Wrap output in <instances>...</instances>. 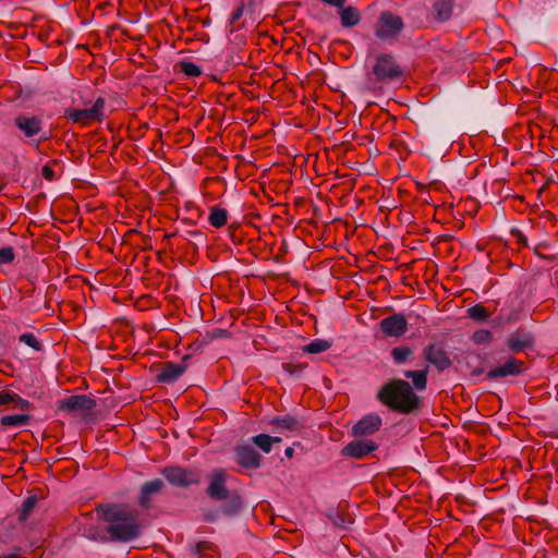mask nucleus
<instances>
[{
    "label": "nucleus",
    "mask_w": 558,
    "mask_h": 558,
    "mask_svg": "<svg viewBox=\"0 0 558 558\" xmlns=\"http://www.w3.org/2000/svg\"><path fill=\"white\" fill-rule=\"evenodd\" d=\"M108 524L107 533L112 542L128 543L141 534V524L136 510L125 505H105L98 509Z\"/></svg>",
    "instance_id": "nucleus-1"
},
{
    "label": "nucleus",
    "mask_w": 558,
    "mask_h": 558,
    "mask_svg": "<svg viewBox=\"0 0 558 558\" xmlns=\"http://www.w3.org/2000/svg\"><path fill=\"white\" fill-rule=\"evenodd\" d=\"M377 398L389 409L402 414L412 413L421 407L420 398L403 379H392L384 385Z\"/></svg>",
    "instance_id": "nucleus-2"
},
{
    "label": "nucleus",
    "mask_w": 558,
    "mask_h": 558,
    "mask_svg": "<svg viewBox=\"0 0 558 558\" xmlns=\"http://www.w3.org/2000/svg\"><path fill=\"white\" fill-rule=\"evenodd\" d=\"M229 477L227 471L221 468L214 469L209 474V485L207 487V495L218 501H226L222 510L227 514L238 512L242 507L241 497L236 493H231L226 482Z\"/></svg>",
    "instance_id": "nucleus-3"
},
{
    "label": "nucleus",
    "mask_w": 558,
    "mask_h": 558,
    "mask_svg": "<svg viewBox=\"0 0 558 558\" xmlns=\"http://www.w3.org/2000/svg\"><path fill=\"white\" fill-rule=\"evenodd\" d=\"M402 66L391 53H379L376 56L368 80L373 83H389L403 76Z\"/></svg>",
    "instance_id": "nucleus-4"
},
{
    "label": "nucleus",
    "mask_w": 558,
    "mask_h": 558,
    "mask_svg": "<svg viewBox=\"0 0 558 558\" xmlns=\"http://www.w3.org/2000/svg\"><path fill=\"white\" fill-rule=\"evenodd\" d=\"M14 126L28 143L36 142L38 145L49 138L48 133L44 130V120L39 116L20 113L14 118Z\"/></svg>",
    "instance_id": "nucleus-5"
},
{
    "label": "nucleus",
    "mask_w": 558,
    "mask_h": 558,
    "mask_svg": "<svg viewBox=\"0 0 558 558\" xmlns=\"http://www.w3.org/2000/svg\"><path fill=\"white\" fill-rule=\"evenodd\" d=\"M403 28L404 23L401 16L386 10L380 12L374 26V33L384 43H395L398 40Z\"/></svg>",
    "instance_id": "nucleus-6"
},
{
    "label": "nucleus",
    "mask_w": 558,
    "mask_h": 558,
    "mask_svg": "<svg viewBox=\"0 0 558 558\" xmlns=\"http://www.w3.org/2000/svg\"><path fill=\"white\" fill-rule=\"evenodd\" d=\"M105 99L102 97H98L90 108L65 109L64 117L72 121V123L74 124H78L81 126H88L96 122H102V120L105 119Z\"/></svg>",
    "instance_id": "nucleus-7"
},
{
    "label": "nucleus",
    "mask_w": 558,
    "mask_h": 558,
    "mask_svg": "<svg viewBox=\"0 0 558 558\" xmlns=\"http://www.w3.org/2000/svg\"><path fill=\"white\" fill-rule=\"evenodd\" d=\"M161 473L173 486L189 487L199 483L198 473L181 466H167L161 471Z\"/></svg>",
    "instance_id": "nucleus-8"
},
{
    "label": "nucleus",
    "mask_w": 558,
    "mask_h": 558,
    "mask_svg": "<svg viewBox=\"0 0 558 558\" xmlns=\"http://www.w3.org/2000/svg\"><path fill=\"white\" fill-rule=\"evenodd\" d=\"M422 356L438 372H444L452 365V361L449 357L447 351L442 344L434 342L428 343L422 350Z\"/></svg>",
    "instance_id": "nucleus-9"
},
{
    "label": "nucleus",
    "mask_w": 558,
    "mask_h": 558,
    "mask_svg": "<svg viewBox=\"0 0 558 558\" xmlns=\"http://www.w3.org/2000/svg\"><path fill=\"white\" fill-rule=\"evenodd\" d=\"M379 328L386 337L400 338L408 331V320L401 313L392 314L379 322Z\"/></svg>",
    "instance_id": "nucleus-10"
},
{
    "label": "nucleus",
    "mask_w": 558,
    "mask_h": 558,
    "mask_svg": "<svg viewBox=\"0 0 558 558\" xmlns=\"http://www.w3.org/2000/svg\"><path fill=\"white\" fill-rule=\"evenodd\" d=\"M378 449V445L369 439H355L341 449V456L345 458L364 459Z\"/></svg>",
    "instance_id": "nucleus-11"
},
{
    "label": "nucleus",
    "mask_w": 558,
    "mask_h": 558,
    "mask_svg": "<svg viewBox=\"0 0 558 558\" xmlns=\"http://www.w3.org/2000/svg\"><path fill=\"white\" fill-rule=\"evenodd\" d=\"M96 407V401L85 395H74L59 401L58 408L66 412H89Z\"/></svg>",
    "instance_id": "nucleus-12"
},
{
    "label": "nucleus",
    "mask_w": 558,
    "mask_h": 558,
    "mask_svg": "<svg viewBox=\"0 0 558 558\" xmlns=\"http://www.w3.org/2000/svg\"><path fill=\"white\" fill-rule=\"evenodd\" d=\"M383 424L381 417L378 414H368L357 421L352 427V435L355 437H365L373 435L379 430Z\"/></svg>",
    "instance_id": "nucleus-13"
},
{
    "label": "nucleus",
    "mask_w": 558,
    "mask_h": 558,
    "mask_svg": "<svg viewBox=\"0 0 558 558\" xmlns=\"http://www.w3.org/2000/svg\"><path fill=\"white\" fill-rule=\"evenodd\" d=\"M236 462L246 469H257L260 465L262 456L250 445H239L235 448Z\"/></svg>",
    "instance_id": "nucleus-14"
},
{
    "label": "nucleus",
    "mask_w": 558,
    "mask_h": 558,
    "mask_svg": "<svg viewBox=\"0 0 558 558\" xmlns=\"http://www.w3.org/2000/svg\"><path fill=\"white\" fill-rule=\"evenodd\" d=\"M165 487V484L162 480L155 478L148 482H145L140 490L138 496V505L143 509H150L153 507L151 498L154 495L159 494L162 488Z\"/></svg>",
    "instance_id": "nucleus-15"
},
{
    "label": "nucleus",
    "mask_w": 558,
    "mask_h": 558,
    "mask_svg": "<svg viewBox=\"0 0 558 558\" xmlns=\"http://www.w3.org/2000/svg\"><path fill=\"white\" fill-rule=\"evenodd\" d=\"M524 363L514 357H510L505 364L492 368L487 373V378L495 379L498 377H507L519 375L523 372Z\"/></svg>",
    "instance_id": "nucleus-16"
},
{
    "label": "nucleus",
    "mask_w": 558,
    "mask_h": 558,
    "mask_svg": "<svg viewBox=\"0 0 558 558\" xmlns=\"http://www.w3.org/2000/svg\"><path fill=\"white\" fill-rule=\"evenodd\" d=\"M534 344V338L530 332L524 330H517L511 333L507 339V345L513 353L522 352L525 349L532 348Z\"/></svg>",
    "instance_id": "nucleus-17"
},
{
    "label": "nucleus",
    "mask_w": 558,
    "mask_h": 558,
    "mask_svg": "<svg viewBox=\"0 0 558 558\" xmlns=\"http://www.w3.org/2000/svg\"><path fill=\"white\" fill-rule=\"evenodd\" d=\"M453 8V0H435L432 4L430 13L434 20L444 23L452 16Z\"/></svg>",
    "instance_id": "nucleus-18"
},
{
    "label": "nucleus",
    "mask_w": 558,
    "mask_h": 558,
    "mask_svg": "<svg viewBox=\"0 0 558 558\" xmlns=\"http://www.w3.org/2000/svg\"><path fill=\"white\" fill-rule=\"evenodd\" d=\"M185 369L186 366L184 364L167 362L157 375V379L160 383H173L185 372Z\"/></svg>",
    "instance_id": "nucleus-19"
},
{
    "label": "nucleus",
    "mask_w": 558,
    "mask_h": 558,
    "mask_svg": "<svg viewBox=\"0 0 558 558\" xmlns=\"http://www.w3.org/2000/svg\"><path fill=\"white\" fill-rule=\"evenodd\" d=\"M341 25L343 27H353L361 21V14L354 7H342L339 11Z\"/></svg>",
    "instance_id": "nucleus-20"
},
{
    "label": "nucleus",
    "mask_w": 558,
    "mask_h": 558,
    "mask_svg": "<svg viewBox=\"0 0 558 558\" xmlns=\"http://www.w3.org/2000/svg\"><path fill=\"white\" fill-rule=\"evenodd\" d=\"M428 366L421 371H408L404 376L412 380L417 390H424L427 386Z\"/></svg>",
    "instance_id": "nucleus-21"
},
{
    "label": "nucleus",
    "mask_w": 558,
    "mask_h": 558,
    "mask_svg": "<svg viewBox=\"0 0 558 558\" xmlns=\"http://www.w3.org/2000/svg\"><path fill=\"white\" fill-rule=\"evenodd\" d=\"M228 221V210L213 206L208 216V222L215 228H222Z\"/></svg>",
    "instance_id": "nucleus-22"
},
{
    "label": "nucleus",
    "mask_w": 558,
    "mask_h": 558,
    "mask_svg": "<svg viewBox=\"0 0 558 558\" xmlns=\"http://www.w3.org/2000/svg\"><path fill=\"white\" fill-rule=\"evenodd\" d=\"M252 441L265 453H269L271 451L272 444L280 442L281 438L272 437L267 434H258V435L252 437Z\"/></svg>",
    "instance_id": "nucleus-23"
},
{
    "label": "nucleus",
    "mask_w": 558,
    "mask_h": 558,
    "mask_svg": "<svg viewBox=\"0 0 558 558\" xmlns=\"http://www.w3.org/2000/svg\"><path fill=\"white\" fill-rule=\"evenodd\" d=\"M270 424L287 430H298L301 427L299 421L291 415L277 416L271 420Z\"/></svg>",
    "instance_id": "nucleus-24"
},
{
    "label": "nucleus",
    "mask_w": 558,
    "mask_h": 558,
    "mask_svg": "<svg viewBox=\"0 0 558 558\" xmlns=\"http://www.w3.org/2000/svg\"><path fill=\"white\" fill-rule=\"evenodd\" d=\"M31 420L27 414L4 415L0 420L3 427H19L26 425Z\"/></svg>",
    "instance_id": "nucleus-25"
},
{
    "label": "nucleus",
    "mask_w": 558,
    "mask_h": 558,
    "mask_svg": "<svg viewBox=\"0 0 558 558\" xmlns=\"http://www.w3.org/2000/svg\"><path fill=\"white\" fill-rule=\"evenodd\" d=\"M19 341L21 343L29 347L31 349H33L36 352H41L44 350V344L38 339V337L35 333H33V332L22 333L19 337Z\"/></svg>",
    "instance_id": "nucleus-26"
},
{
    "label": "nucleus",
    "mask_w": 558,
    "mask_h": 558,
    "mask_svg": "<svg viewBox=\"0 0 558 558\" xmlns=\"http://www.w3.org/2000/svg\"><path fill=\"white\" fill-rule=\"evenodd\" d=\"M331 347V343L324 339H315L308 344L303 347V352L310 354H317L327 351Z\"/></svg>",
    "instance_id": "nucleus-27"
},
{
    "label": "nucleus",
    "mask_w": 558,
    "mask_h": 558,
    "mask_svg": "<svg viewBox=\"0 0 558 558\" xmlns=\"http://www.w3.org/2000/svg\"><path fill=\"white\" fill-rule=\"evenodd\" d=\"M413 355V351L408 345H399L391 350V356L397 364L407 362Z\"/></svg>",
    "instance_id": "nucleus-28"
},
{
    "label": "nucleus",
    "mask_w": 558,
    "mask_h": 558,
    "mask_svg": "<svg viewBox=\"0 0 558 558\" xmlns=\"http://www.w3.org/2000/svg\"><path fill=\"white\" fill-rule=\"evenodd\" d=\"M37 504V498L35 496H28L23 501L21 508L19 509V520L24 522L27 520L29 513L33 511Z\"/></svg>",
    "instance_id": "nucleus-29"
},
{
    "label": "nucleus",
    "mask_w": 558,
    "mask_h": 558,
    "mask_svg": "<svg viewBox=\"0 0 558 558\" xmlns=\"http://www.w3.org/2000/svg\"><path fill=\"white\" fill-rule=\"evenodd\" d=\"M180 70L187 76L197 77L202 74L201 68L192 61H182L180 63Z\"/></svg>",
    "instance_id": "nucleus-30"
},
{
    "label": "nucleus",
    "mask_w": 558,
    "mask_h": 558,
    "mask_svg": "<svg viewBox=\"0 0 558 558\" xmlns=\"http://www.w3.org/2000/svg\"><path fill=\"white\" fill-rule=\"evenodd\" d=\"M468 314L471 318L480 322H484L488 318V312L487 310L480 304L473 305L468 308Z\"/></svg>",
    "instance_id": "nucleus-31"
},
{
    "label": "nucleus",
    "mask_w": 558,
    "mask_h": 558,
    "mask_svg": "<svg viewBox=\"0 0 558 558\" xmlns=\"http://www.w3.org/2000/svg\"><path fill=\"white\" fill-rule=\"evenodd\" d=\"M493 339L492 332L486 329H478L472 335V340L477 344L489 343Z\"/></svg>",
    "instance_id": "nucleus-32"
},
{
    "label": "nucleus",
    "mask_w": 558,
    "mask_h": 558,
    "mask_svg": "<svg viewBox=\"0 0 558 558\" xmlns=\"http://www.w3.org/2000/svg\"><path fill=\"white\" fill-rule=\"evenodd\" d=\"M244 13V3L241 2L232 12L230 16V25H231V32H235L239 29V26H236V22L242 17Z\"/></svg>",
    "instance_id": "nucleus-33"
},
{
    "label": "nucleus",
    "mask_w": 558,
    "mask_h": 558,
    "mask_svg": "<svg viewBox=\"0 0 558 558\" xmlns=\"http://www.w3.org/2000/svg\"><path fill=\"white\" fill-rule=\"evenodd\" d=\"M59 161L53 159L51 161H49L48 163H46L43 168H41V175L47 180V181H53L56 180V173H54V170H53V166L58 165Z\"/></svg>",
    "instance_id": "nucleus-34"
},
{
    "label": "nucleus",
    "mask_w": 558,
    "mask_h": 558,
    "mask_svg": "<svg viewBox=\"0 0 558 558\" xmlns=\"http://www.w3.org/2000/svg\"><path fill=\"white\" fill-rule=\"evenodd\" d=\"M15 254L12 247L0 248V265L10 264L14 260Z\"/></svg>",
    "instance_id": "nucleus-35"
},
{
    "label": "nucleus",
    "mask_w": 558,
    "mask_h": 558,
    "mask_svg": "<svg viewBox=\"0 0 558 558\" xmlns=\"http://www.w3.org/2000/svg\"><path fill=\"white\" fill-rule=\"evenodd\" d=\"M16 396H17V393H14L9 390L0 391V407L1 405H4V407L12 405L13 407Z\"/></svg>",
    "instance_id": "nucleus-36"
},
{
    "label": "nucleus",
    "mask_w": 558,
    "mask_h": 558,
    "mask_svg": "<svg viewBox=\"0 0 558 558\" xmlns=\"http://www.w3.org/2000/svg\"><path fill=\"white\" fill-rule=\"evenodd\" d=\"M305 367H306V365H303V364H293V363H283L282 364L283 371L292 376L301 374Z\"/></svg>",
    "instance_id": "nucleus-37"
},
{
    "label": "nucleus",
    "mask_w": 558,
    "mask_h": 558,
    "mask_svg": "<svg viewBox=\"0 0 558 558\" xmlns=\"http://www.w3.org/2000/svg\"><path fill=\"white\" fill-rule=\"evenodd\" d=\"M29 407H31V403H29L28 400L23 399L19 395L16 396V399H15L13 408H20V409H23V410H28Z\"/></svg>",
    "instance_id": "nucleus-38"
},
{
    "label": "nucleus",
    "mask_w": 558,
    "mask_h": 558,
    "mask_svg": "<svg viewBox=\"0 0 558 558\" xmlns=\"http://www.w3.org/2000/svg\"><path fill=\"white\" fill-rule=\"evenodd\" d=\"M284 453H286V456H287L288 458H292V457H293V453H294V450H293V448L288 447V448L286 449Z\"/></svg>",
    "instance_id": "nucleus-39"
},
{
    "label": "nucleus",
    "mask_w": 558,
    "mask_h": 558,
    "mask_svg": "<svg viewBox=\"0 0 558 558\" xmlns=\"http://www.w3.org/2000/svg\"><path fill=\"white\" fill-rule=\"evenodd\" d=\"M519 242L522 243L524 246H527L526 238L522 233L519 234Z\"/></svg>",
    "instance_id": "nucleus-40"
},
{
    "label": "nucleus",
    "mask_w": 558,
    "mask_h": 558,
    "mask_svg": "<svg viewBox=\"0 0 558 558\" xmlns=\"http://www.w3.org/2000/svg\"><path fill=\"white\" fill-rule=\"evenodd\" d=\"M542 246H543L542 244H538V245L535 247V253H536L537 255H539V256H542V255H541V253H539V248H541Z\"/></svg>",
    "instance_id": "nucleus-41"
},
{
    "label": "nucleus",
    "mask_w": 558,
    "mask_h": 558,
    "mask_svg": "<svg viewBox=\"0 0 558 558\" xmlns=\"http://www.w3.org/2000/svg\"><path fill=\"white\" fill-rule=\"evenodd\" d=\"M556 284H557V287H558V277H557V280H556Z\"/></svg>",
    "instance_id": "nucleus-42"
}]
</instances>
